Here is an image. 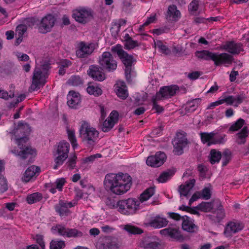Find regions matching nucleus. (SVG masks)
Returning <instances> with one entry per match:
<instances>
[{
  "mask_svg": "<svg viewBox=\"0 0 249 249\" xmlns=\"http://www.w3.org/2000/svg\"><path fill=\"white\" fill-rule=\"evenodd\" d=\"M99 132L89 123L83 122L79 129V137L82 142L88 147H92L96 143Z\"/></svg>",
  "mask_w": 249,
  "mask_h": 249,
  "instance_id": "nucleus-1",
  "label": "nucleus"
},
{
  "mask_svg": "<svg viewBox=\"0 0 249 249\" xmlns=\"http://www.w3.org/2000/svg\"><path fill=\"white\" fill-rule=\"evenodd\" d=\"M195 55L199 59L205 60H213L216 66L230 63L231 61V56L227 53H218L207 50H203L196 51Z\"/></svg>",
  "mask_w": 249,
  "mask_h": 249,
  "instance_id": "nucleus-2",
  "label": "nucleus"
},
{
  "mask_svg": "<svg viewBox=\"0 0 249 249\" xmlns=\"http://www.w3.org/2000/svg\"><path fill=\"white\" fill-rule=\"evenodd\" d=\"M112 52L117 53L125 66L124 73L126 80L128 82L131 81V74L132 72V65L135 61L132 55H129L122 48L120 44L113 46L111 48Z\"/></svg>",
  "mask_w": 249,
  "mask_h": 249,
  "instance_id": "nucleus-3",
  "label": "nucleus"
},
{
  "mask_svg": "<svg viewBox=\"0 0 249 249\" xmlns=\"http://www.w3.org/2000/svg\"><path fill=\"white\" fill-rule=\"evenodd\" d=\"M69 149L70 144L67 142L62 141L58 143L56 151L53 153L55 157L53 169H57L59 166L63 164L68 157Z\"/></svg>",
  "mask_w": 249,
  "mask_h": 249,
  "instance_id": "nucleus-4",
  "label": "nucleus"
},
{
  "mask_svg": "<svg viewBox=\"0 0 249 249\" xmlns=\"http://www.w3.org/2000/svg\"><path fill=\"white\" fill-rule=\"evenodd\" d=\"M140 202L135 198L119 201L117 205L118 211L124 215L134 214L139 210Z\"/></svg>",
  "mask_w": 249,
  "mask_h": 249,
  "instance_id": "nucleus-5",
  "label": "nucleus"
},
{
  "mask_svg": "<svg viewBox=\"0 0 249 249\" xmlns=\"http://www.w3.org/2000/svg\"><path fill=\"white\" fill-rule=\"evenodd\" d=\"M16 143L21 150L17 153L16 151L12 150L11 152L17 156L20 157L22 160H25L32 155H34L36 151L30 146L26 145L25 143L28 141L27 136H22L20 137H16Z\"/></svg>",
  "mask_w": 249,
  "mask_h": 249,
  "instance_id": "nucleus-6",
  "label": "nucleus"
},
{
  "mask_svg": "<svg viewBox=\"0 0 249 249\" xmlns=\"http://www.w3.org/2000/svg\"><path fill=\"white\" fill-rule=\"evenodd\" d=\"M46 74L47 72H43L40 68H35L33 72L32 83L29 89L30 92L37 90L40 86H44L46 83Z\"/></svg>",
  "mask_w": 249,
  "mask_h": 249,
  "instance_id": "nucleus-7",
  "label": "nucleus"
},
{
  "mask_svg": "<svg viewBox=\"0 0 249 249\" xmlns=\"http://www.w3.org/2000/svg\"><path fill=\"white\" fill-rule=\"evenodd\" d=\"M202 142L208 146L212 144L223 143L226 141L225 135H218L215 131L200 134Z\"/></svg>",
  "mask_w": 249,
  "mask_h": 249,
  "instance_id": "nucleus-8",
  "label": "nucleus"
},
{
  "mask_svg": "<svg viewBox=\"0 0 249 249\" xmlns=\"http://www.w3.org/2000/svg\"><path fill=\"white\" fill-rule=\"evenodd\" d=\"M72 17L79 23L85 24L92 18V11L89 8H79L73 11Z\"/></svg>",
  "mask_w": 249,
  "mask_h": 249,
  "instance_id": "nucleus-9",
  "label": "nucleus"
},
{
  "mask_svg": "<svg viewBox=\"0 0 249 249\" xmlns=\"http://www.w3.org/2000/svg\"><path fill=\"white\" fill-rule=\"evenodd\" d=\"M99 63L102 69L108 71H113L117 68V62L112 54L108 52H104L99 59Z\"/></svg>",
  "mask_w": 249,
  "mask_h": 249,
  "instance_id": "nucleus-10",
  "label": "nucleus"
},
{
  "mask_svg": "<svg viewBox=\"0 0 249 249\" xmlns=\"http://www.w3.org/2000/svg\"><path fill=\"white\" fill-rule=\"evenodd\" d=\"M187 143L185 133L183 132H178L173 142L174 153L177 155H181L183 149L186 146Z\"/></svg>",
  "mask_w": 249,
  "mask_h": 249,
  "instance_id": "nucleus-11",
  "label": "nucleus"
},
{
  "mask_svg": "<svg viewBox=\"0 0 249 249\" xmlns=\"http://www.w3.org/2000/svg\"><path fill=\"white\" fill-rule=\"evenodd\" d=\"M77 204L75 200L68 202L63 200H60L58 203L54 206L56 213L61 217H65L71 213L70 208L74 206Z\"/></svg>",
  "mask_w": 249,
  "mask_h": 249,
  "instance_id": "nucleus-12",
  "label": "nucleus"
},
{
  "mask_svg": "<svg viewBox=\"0 0 249 249\" xmlns=\"http://www.w3.org/2000/svg\"><path fill=\"white\" fill-rule=\"evenodd\" d=\"M178 90L176 85L165 86L161 88L155 95L156 99H167L174 96Z\"/></svg>",
  "mask_w": 249,
  "mask_h": 249,
  "instance_id": "nucleus-13",
  "label": "nucleus"
},
{
  "mask_svg": "<svg viewBox=\"0 0 249 249\" xmlns=\"http://www.w3.org/2000/svg\"><path fill=\"white\" fill-rule=\"evenodd\" d=\"M218 49L227 51L233 54H238L244 51L241 43L233 41L226 42L225 44L221 45Z\"/></svg>",
  "mask_w": 249,
  "mask_h": 249,
  "instance_id": "nucleus-14",
  "label": "nucleus"
},
{
  "mask_svg": "<svg viewBox=\"0 0 249 249\" xmlns=\"http://www.w3.org/2000/svg\"><path fill=\"white\" fill-rule=\"evenodd\" d=\"M166 159V156L165 153L159 152L154 156H149L146 160V164L151 167H158L164 163Z\"/></svg>",
  "mask_w": 249,
  "mask_h": 249,
  "instance_id": "nucleus-15",
  "label": "nucleus"
},
{
  "mask_svg": "<svg viewBox=\"0 0 249 249\" xmlns=\"http://www.w3.org/2000/svg\"><path fill=\"white\" fill-rule=\"evenodd\" d=\"M94 50L93 44H86L81 42L76 51V55L78 58H85L90 55Z\"/></svg>",
  "mask_w": 249,
  "mask_h": 249,
  "instance_id": "nucleus-16",
  "label": "nucleus"
},
{
  "mask_svg": "<svg viewBox=\"0 0 249 249\" xmlns=\"http://www.w3.org/2000/svg\"><path fill=\"white\" fill-rule=\"evenodd\" d=\"M55 19L52 15H48L44 17L40 22L39 27L40 32L43 34L50 32L53 26Z\"/></svg>",
  "mask_w": 249,
  "mask_h": 249,
  "instance_id": "nucleus-17",
  "label": "nucleus"
},
{
  "mask_svg": "<svg viewBox=\"0 0 249 249\" xmlns=\"http://www.w3.org/2000/svg\"><path fill=\"white\" fill-rule=\"evenodd\" d=\"M243 228V225L238 222H230L226 226L224 232L226 237H231L233 234L241 231Z\"/></svg>",
  "mask_w": 249,
  "mask_h": 249,
  "instance_id": "nucleus-18",
  "label": "nucleus"
},
{
  "mask_svg": "<svg viewBox=\"0 0 249 249\" xmlns=\"http://www.w3.org/2000/svg\"><path fill=\"white\" fill-rule=\"evenodd\" d=\"M168 224L167 220L159 215L152 217L149 221L144 222V225L146 226H150L155 229H160L166 226Z\"/></svg>",
  "mask_w": 249,
  "mask_h": 249,
  "instance_id": "nucleus-19",
  "label": "nucleus"
},
{
  "mask_svg": "<svg viewBox=\"0 0 249 249\" xmlns=\"http://www.w3.org/2000/svg\"><path fill=\"white\" fill-rule=\"evenodd\" d=\"M87 73L93 79L98 81H102L106 78L105 74L103 72L102 69L95 65H91L89 67Z\"/></svg>",
  "mask_w": 249,
  "mask_h": 249,
  "instance_id": "nucleus-20",
  "label": "nucleus"
},
{
  "mask_svg": "<svg viewBox=\"0 0 249 249\" xmlns=\"http://www.w3.org/2000/svg\"><path fill=\"white\" fill-rule=\"evenodd\" d=\"M31 131V128L28 124L19 123L17 127L13 130V133L16 137H20L27 136Z\"/></svg>",
  "mask_w": 249,
  "mask_h": 249,
  "instance_id": "nucleus-21",
  "label": "nucleus"
},
{
  "mask_svg": "<svg viewBox=\"0 0 249 249\" xmlns=\"http://www.w3.org/2000/svg\"><path fill=\"white\" fill-rule=\"evenodd\" d=\"M157 240L156 237L145 236L141 242V247L144 249H157L159 247Z\"/></svg>",
  "mask_w": 249,
  "mask_h": 249,
  "instance_id": "nucleus-22",
  "label": "nucleus"
},
{
  "mask_svg": "<svg viewBox=\"0 0 249 249\" xmlns=\"http://www.w3.org/2000/svg\"><path fill=\"white\" fill-rule=\"evenodd\" d=\"M160 233L165 236H169L171 238L180 240L182 238L178 229L175 228H168L160 231Z\"/></svg>",
  "mask_w": 249,
  "mask_h": 249,
  "instance_id": "nucleus-23",
  "label": "nucleus"
},
{
  "mask_svg": "<svg viewBox=\"0 0 249 249\" xmlns=\"http://www.w3.org/2000/svg\"><path fill=\"white\" fill-rule=\"evenodd\" d=\"M97 249H117L118 246L110 237H105L97 244Z\"/></svg>",
  "mask_w": 249,
  "mask_h": 249,
  "instance_id": "nucleus-24",
  "label": "nucleus"
},
{
  "mask_svg": "<svg viewBox=\"0 0 249 249\" xmlns=\"http://www.w3.org/2000/svg\"><path fill=\"white\" fill-rule=\"evenodd\" d=\"M118 173L107 174L104 181V185L106 187H119L118 186Z\"/></svg>",
  "mask_w": 249,
  "mask_h": 249,
  "instance_id": "nucleus-25",
  "label": "nucleus"
},
{
  "mask_svg": "<svg viewBox=\"0 0 249 249\" xmlns=\"http://www.w3.org/2000/svg\"><path fill=\"white\" fill-rule=\"evenodd\" d=\"M115 90L116 94L119 98L124 100L127 97L128 93L124 82L118 81L116 84Z\"/></svg>",
  "mask_w": 249,
  "mask_h": 249,
  "instance_id": "nucleus-26",
  "label": "nucleus"
},
{
  "mask_svg": "<svg viewBox=\"0 0 249 249\" xmlns=\"http://www.w3.org/2000/svg\"><path fill=\"white\" fill-rule=\"evenodd\" d=\"M40 171V168L38 166L32 165L29 167L26 170L22 178V181L25 182H29L36 174L38 175Z\"/></svg>",
  "mask_w": 249,
  "mask_h": 249,
  "instance_id": "nucleus-27",
  "label": "nucleus"
},
{
  "mask_svg": "<svg viewBox=\"0 0 249 249\" xmlns=\"http://www.w3.org/2000/svg\"><path fill=\"white\" fill-rule=\"evenodd\" d=\"M67 99V104L71 108H76L80 102L79 93L73 90L69 92Z\"/></svg>",
  "mask_w": 249,
  "mask_h": 249,
  "instance_id": "nucleus-28",
  "label": "nucleus"
},
{
  "mask_svg": "<svg viewBox=\"0 0 249 249\" xmlns=\"http://www.w3.org/2000/svg\"><path fill=\"white\" fill-rule=\"evenodd\" d=\"M246 96L244 94H240L236 96H229L225 98L224 99L225 102L227 105L238 107L243 102Z\"/></svg>",
  "mask_w": 249,
  "mask_h": 249,
  "instance_id": "nucleus-29",
  "label": "nucleus"
},
{
  "mask_svg": "<svg viewBox=\"0 0 249 249\" xmlns=\"http://www.w3.org/2000/svg\"><path fill=\"white\" fill-rule=\"evenodd\" d=\"M118 186L121 187H131L132 185V178L127 173L122 172L118 173Z\"/></svg>",
  "mask_w": 249,
  "mask_h": 249,
  "instance_id": "nucleus-30",
  "label": "nucleus"
},
{
  "mask_svg": "<svg viewBox=\"0 0 249 249\" xmlns=\"http://www.w3.org/2000/svg\"><path fill=\"white\" fill-rule=\"evenodd\" d=\"M181 220L182 221V228L183 230L189 232L195 231L196 227L191 218L185 215L181 217Z\"/></svg>",
  "mask_w": 249,
  "mask_h": 249,
  "instance_id": "nucleus-31",
  "label": "nucleus"
},
{
  "mask_svg": "<svg viewBox=\"0 0 249 249\" xmlns=\"http://www.w3.org/2000/svg\"><path fill=\"white\" fill-rule=\"evenodd\" d=\"M180 12L177 9L175 5H171L168 7L167 15V18L168 19L176 21L180 18Z\"/></svg>",
  "mask_w": 249,
  "mask_h": 249,
  "instance_id": "nucleus-32",
  "label": "nucleus"
},
{
  "mask_svg": "<svg viewBox=\"0 0 249 249\" xmlns=\"http://www.w3.org/2000/svg\"><path fill=\"white\" fill-rule=\"evenodd\" d=\"M213 208V204L212 202H203L198 205L195 209L193 210V213L198 214L196 210H199L204 212H209Z\"/></svg>",
  "mask_w": 249,
  "mask_h": 249,
  "instance_id": "nucleus-33",
  "label": "nucleus"
},
{
  "mask_svg": "<svg viewBox=\"0 0 249 249\" xmlns=\"http://www.w3.org/2000/svg\"><path fill=\"white\" fill-rule=\"evenodd\" d=\"M175 170L169 169L162 173L157 179L159 182L164 183L170 179L174 175Z\"/></svg>",
  "mask_w": 249,
  "mask_h": 249,
  "instance_id": "nucleus-34",
  "label": "nucleus"
},
{
  "mask_svg": "<svg viewBox=\"0 0 249 249\" xmlns=\"http://www.w3.org/2000/svg\"><path fill=\"white\" fill-rule=\"evenodd\" d=\"M68 228L65 225L56 224L51 228V231L54 234L58 233L59 235L66 236Z\"/></svg>",
  "mask_w": 249,
  "mask_h": 249,
  "instance_id": "nucleus-35",
  "label": "nucleus"
},
{
  "mask_svg": "<svg viewBox=\"0 0 249 249\" xmlns=\"http://www.w3.org/2000/svg\"><path fill=\"white\" fill-rule=\"evenodd\" d=\"M43 196L41 193L36 192L27 196L26 201L29 204L38 202L42 200Z\"/></svg>",
  "mask_w": 249,
  "mask_h": 249,
  "instance_id": "nucleus-36",
  "label": "nucleus"
},
{
  "mask_svg": "<svg viewBox=\"0 0 249 249\" xmlns=\"http://www.w3.org/2000/svg\"><path fill=\"white\" fill-rule=\"evenodd\" d=\"M124 46L126 49H132L138 46V42L133 40L129 35L126 34L124 36Z\"/></svg>",
  "mask_w": 249,
  "mask_h": 249,
  "instance_id": "nucleus-37",
  "label": "nucleus"
},
{
  "mask_svg": "<svg viewBox=\"0 0 249 249\" xmlns=\"http://www.w3.org/2000/svg\"><path fill=\"white\" fill-rule=\"evenodd\" d=\"M249 130L247 126L243 128L240 132L237 134V142L239 144H243L246 142V138L248 137Z\"/></svg>",
  "mask_w": 249,
  "mask_h": 249,
  "instance_id": "nucleus-38",
  "label": "nucleus"
},
{
  "mask_svg": "<svg viewBox=\"0 0 249 249\" xmlns=\"http://www.w3.org/2000/svg\"><path fill=\"white\" fill-rule=\"evenodd\" d=\"M87 92L91 95L98 96L102 94V90L98 86L89 85L87 89Z\"/></svg>",
  "mask_w": 249,
  "mask_h": 249,
  "instance_id": "nucleus-39",
  "label": "nucleus"
},
{
  "mask_svg": "<svg viewBox=\"0 0 249 249\" xmlns=\"http://www.w3.org/2000/svg\"><path fill=\"white\" fill-rule=\"evenodd\" d=\"M154 188H147L141 194V203L148 200L154 193Z\"/></svg>",
  "mask_w": 249,
  "mask_h": 249,
  "instance_id": "nucleus-40",
  "label": "nucleus"
},
{
  "mask_svg": "<svg viewBox=\"0 0 249 249\" xmlns=\"http://www.w3.org/2000/svg\"><path fill=\"white\" fill-rule=\"evenodd\" d=\"M67 134L69 141H70L72 147L75 149L78 146L77 140L75 135L74 131L71 129H67Z\"/></svg>",
  "mask_w": 249,
  "mask_h": 249,
  "instance_id": "nucleus-41",
  "label": "nucleus"
},
{
  "mask_svg": "<svg viewBox=\"0 0 249 249\" xmlns=\"http://www.w3.org/2000/svg\"><path fill=\"white\" fill-rule=\"evenodd\" d=\"M221 157V153L215 150H212L210 153V162L212 164H214L219 162Z\"/></svg>",
  "mask_w": 249,
  "mask_h": 249,
  "instance_id": "nucleus-42",
  "label": "nucleus"
},
{
  "mask_svg": "<svg viewBox=\"0 0 249 249\" xmlns=\"http://www.w3.org/2000/svg\"><path fill=\"white\" fill-rule=\"evenodd\" d=\"M154 44L155 47L158 48L162 53L167 54L170 53V50L168 48L163 45L161 41L156 40L154 42Z\"/></svg>",
  "mask_w": 249,
  "mask_h": 249,
  "instance_id": "nucleus-43",
  "label": "nucleus"
},
{
  "mask_svg": "<svg viewBox=\"0 0 249 249\" xmlns=\"http://www.w3.org/2000/svg\"><path fill=\"white\" fill-rule=\"evenodd\" d=\"M82 235V232L77 229L68 228L66 236L67 237L75 238L81 237Z\"/></svg>",
  "mask_w": 249,
  "mask_h": 249,
  "instance_id": "nucleus-44",
  "label": "nucleus"
},
{
  "mask_svg": "<svg viewBox=\"0 0 249 249\" xmlns=\"http://www.w3.org/2000/svg\"><path fill=\"white\" fill-rule=\"evenodd\" d=\"M65 247V242L63 241L52 240L50 245V249H62Z\"/></svg>",
  "mask_w": 249,
  "mask_h": 249,
  "instance_id": "nucleus-45",
  "label": "nucleus"
},
{
  "mask_svg": "<svg viewBox=\"0 0 249 249\" xmlns=\"http://www.w3.org/2000/svg\"><path fill=\"white\" fill-rule=\"evenodd\" d=\"M193 188H178V192L180 194V197L182 198L183 197H188L193 193Z\"/></svg>",
  "mask_w": 249,
  "mask_h": 249,
  "instance_id": "nucleus-46",
  "label": "nucleus"
},
{
  "mask_svg": "<svg viewBox=\"0 0 249 249\" xmlns=\"http://www.w3.org/2000/svg\"><path fill=\"white\" fill-rule=\"evenodd\" d=\"M115 124L109 119H106L103 123L101 126L102 130L104 132L110 131L114 126Z\"/></svg>",
  "mask_w": 249,
  "mask_h": 249,
  "instance_id": "nucleus-47",
  "label": "nucleus"
},
{
  "mask_svg": "<svg viewBox=\"0 0 249 249\" xmlns=\"http://www.w3.org/2000/svg\"><path fill=\"white\" fill-rule=\"evenodd\" d=\"M197 103L196 100H193L189 102L185 106V109L187 112H193L196 110L197 107Z\"/></svg>",
  "mask_w": 249,
  "mask_h": 249,
  "instance_id": "nucleus-48",
  "label": "nucleus"
},
{
  "mask_svg": "<svg viewBox=\"0 0 249 249\" xmlns=\"http://www.w3.org/2000/svg\"><path fill=\"white\" fill-rule=\"evenodd\" d=\"M124 230L131 234H140V229L131 225H126L124 227Z\"/></svg>",
  "mask_w": 249,
  "mask_h": 249,
  "instance_id": "nucleus-49",
  "label": "nucleus"
},
{
  "mask_svg": "<svg viewBox=\"0 0 249 249\" xmlns=\"http://www.w3.org/2000/svg\"><path fill=\"white\" fill-rule=\"evenodd\" d=\"M14 90L11 89L9 92L0 88V98L4 100H8L14 97Z\"/></svg>",
  "mask_w": 249,
  "mask_h": 249,
  "instance_id": "nucleus-50",
  "label": "nucleus"
},
{
  "mask_svg": "<svg viewBox=\"0 0 249 249\" xmlns=\"http://www.w3.org/2000/svg\"><path fill=\"white\" fill-rule=\"evenodd\" d=\"M245 124V121L240 118L237 121L232 124L230 128V130L232 131H235L238 130H239L240 128H241Z\"/></svg>",
  "mask_w": 249,
  "mask_h": 249,
  "instance_id": "nucleus-51",
  "label": "nucleus"
},
{
  "mask_svg": "<svg viewBox=\"0 0 249 249\" xmlns=\"http://www.w3.org/2000/svg\"><path fill=\"white\" fill-rule=\"evenodd\" d=\"M108 189L107 191H109L113 194L116 195H122L126 193L129 189H125V188H107Z\"/></svg>",
  "mask_w": 249,
  "mask_h": 249,
  "instance_id": "nucleus-52",
  "label": "nucleus"
},
{
  "mask_svg": "<svg viewBox=\"0 0 249 249\" xmlns=\"http://www.w3.org/2000/svg\"><path fill=\"white\" fill-rule=\"evenodd\" d=\"M198 0H193L188 6V9L191 14H195L198 8Z\"/></svg>",
  "mask_w": 249,
  "mask_h": 249,
  "instance_id": "nucleus-53",
  "label": "nucleus"
},
{
  "mask_svg": "<svg viewBox=\"0 0 249 249\" xmlns=\"http://www.w3.org/2000/svg\"><path fill=\"white\" fill-rule=\"evenodd\" d=\"M198 170L199 172L200 176L202 178H209L210 176L207 173V168L202 164H199L198 166Z\"/></svg>",
  "mask_w": 249,
  "mask_h": 249,
  "instance_id": "nucleus-54",
  "label": "nucleus"
},
{
  "mask_svg": "<svg viewBox=\"0 0 249 249\" xmlns=\"http://www.w3.org/2000/svg\"><path fill=\"white\" fill-rule=\"evenodd\" d=\"M69 83L74 86H77L83 84V81L78 76H73L68 81Z\"/></svg>",
  "mask_w": 249,
  "mask_h": 249,
  "instance_id": "nucleus-55",
  "label": "nucleus"
},
{
  "mask_svg": "<svg viewBox=\"0 0 249 249\" xmlns=\"http://www.w3.org/2000/svg\"><path fill=\"white\" fill-rule=\"evenodd\" d=\"M200 192L202 199L208 200L211 198L212 192L210 188H204Z\"/></svg>",
  "mask_w": 249,
  "mask_h": 249,
  "instance_id": "nucleus-56",
  "label": "nucleus"
},
{
  "mask_svg": "<svg viewBox=\"0 0 249 249\" xmlns=\"http://www.w3.org/2000/svg\"><path fill=\"white\" fill-rule=\"evenodd\" d=\"M118 112L116 110H113L107 119L115 124L118 121Z\"/></svg>",
  "mask_w": 249,
  "mask_h": 249,
  "instance_id": "nucleus-57",
  "label": "nucleus"
},
{
  "mask_svg": "<svg viewBox=\"0 0 249 249\" xmlns=\"http://www.w3.org/2000/svg\"><path fill=\"white\" fill-rule=\"evenodd\" d=\"M76 158L77 157L75 154L69 158L66 164L70 169H72L75 167Z\"/></svg>",
  "mask_w": 249,
  "mask_h": 249,
  "instance_id": "nucleus-58",
  "label": "nucleus"
},
{
  "mask_svg": "<svg viewBox=\"0 0 249 249\" xmlns=\"http://www.w3.org/2000/svg\"><path fill=\"white\" fill-rule=\"evenodd\" d=\"M105 203L106 205L110 209H114L118 207L116 204L115 200L109 197L106 199Z\"/></svg>",
  "mask_w": 249,
  "mask_h": 249,
  "instance_id": "nucleus-59",
  "label": "nucleus"
},
{
  "mask_svg": "<svg viewBox=\"0 0 249 249\" xmlns=\"http://www.w3.org/2000/svg\"><path fill=\"white\" fill-rule=\"evenodd\" d=\"M199 198H202L201 192H196L192 195V197L189 200V205L190 206L191 205L192 203Z\"/></svg>",
  "mask_w": 249,
  "mask_h": 249,
  "instance_id": "nucleus-60",
  "label": "nucleus"
},
{
  "mask_svg": "<svg viewBox=\"0 0 249 249\" xmlns=\"http://www.w3.org/2000/svg\"><path fill=\"white\" fill-rule=\"evenodd\" d=\"M35 240L37 244L39 245L42 249H44L45 244L43 241V236L40 234H37L36 236Z\"/></svg>",
  "mask_w": 249,
  "mask_h": 249,
  "instance_id": "nucleus-61",
  "label": "nucleus"
},
{
  "mask_svg": "<svg viewBox=\"0 0 249 249\" xmlns=\"http://www.w3.org/2000/svg\"><path fill=\"white\" fill-rule=\"evenodd\" d=\"M16 56L19 61H27L29 60V56L25 53L18 52L17 53Z\"/></svg>",
  "mask_w": 249,
  "mask_h": 249,
  "instance_id": "nucleus-62",
  "label": "nucleus"
},
{
  "mask_svg": "<svg viewBox=\"0 0 249 249\" xmlns=\"http://www.w3.org/2000/svg\"><path fill=\"white\" fill-rule=\"evenodd\" d=\"M158 99H156L155 96L153 98V108H154L156 111L158 113L161 112L163 109V107L159 105H158L156 102V100H158Z\"/></svg>",
  "mask_w": 249,
  "mask_h": 249,
  "instance_id": "nucleus-63",
  "label": "nucleus"
},
{
  "mask_svg": "<svg viewBox=\"0 0 249 249\" xmlns=\"http://www.w3.org/2000/svg\"><path fill=\"white\" fill-rule=\"evenodd\" d=\"M17 31H18L19 35L21 36L27 31V27L25 25L20 24L18 26Z\"/></svg>",
  "mask_w": 249,
  "mask_h": 249,
  "instance_id": "nucleus-64",
  "label": "nucleus"
}]
</instances>
